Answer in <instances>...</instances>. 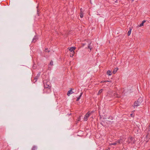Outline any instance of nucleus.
I'll return each mask as SVG.
<instances>
[{
	"label": "nucleus",
	"instance_id": "obj_13",
	"mask_svg": "<svg viewBox=\"0 0 150 150\" xmlns=\"http://www.w3.org/2000/svg\"><path fill=\"white\" fill-rule=\"evenodd\" d=\"M118 68H116L114 69L112 71V73L113 74H115L116 72L118 70Z\"/></svg>",
	"mask_w": 150,
	"mask_h": 150
},
{
	"label": "nucleus",
	"instance_id": "obj_16",
	"mask_svg": "<svg viewBox=\"0 0 150 150\" xmlns=\"http://www.w3.org/2000/svg\"><path fill=\"white\" fill-rule=\"evenodd\" d=\"M131 30L132 29H129V31H128V33H127V35L128 36H129L130 35L131 33Z\"/></svg>",
	"mask_w": 150,
	"mask_h": 150
},
{
	"label": "nucleus",
	"instance_id": "obj_17",
	"mask_svg": "<svg viewBox=\"0 0 150 150\" xmlns=\"http://www.w3.org/2000/svg\"><path fill=\"white\" fill-rule=\"evenodd\" d=\"M103 90V89H101L98 92V95L100 94L101 93V92H102Z\"/></svg>",
	"mask_w": 150,
	"mask_h": 150
},
{
	"label": "nucleus",
	"instance_id": "obj_11",
	"mask_svg": "<svg viewBox=\"0 0 150 150\" xmlns=\"http://www.w3.org/2000/svg\"><path fill=\"white\" fill-rule=\"evenodd\" d=\"M38 149V147L36 145H34L33 146L31 149V150H37Z\"/></svg>",
	"mask_w": 150,
	"mask_h": 150
},
{
	"label": "nucleus",
	"instance_id": "obj_1",
	"mask_svg": "<svg viewBox=\"0 0 150 150\" xmlns=\"http://www.w3.org/2000/svg\"><path fill=\"white\" fill-rule=\"evenodd\" d=\"M44 87V91L47 93H49L51 92L50 83L49 82H46V81H43Z\"/></svg>",
	"mask_w": 150,
	"mask_h": 150
},
{
	"label": "nucleus",
	"instance_id": "obj_23",
	"mask_svg": "<svg viewBox=\"0 0 150 150\" xmlns=\"http://www.w3.org/2000/svg\"><path fill=\"white\" fill-rule=\"evenodd\" d=\"M81 116H79V118H78V121H80V120L81 119Z\"/></svg>",
	"mask_w": 150,
	"mask_h": 150
},
{
	"label": "nucleus",
	"instance_id": "obj_24",
	"mask_svg": "<svg viewBox=\"0 0 150 150\" xmlns=\"http://www.w3.org/2000/svg\"><path fill=\"white\" fill-rule=\"evenodd\" d=\"M83 9L82 8H81L80 9V13H83Z\"/></svg>",
	"mask_w": 150,
	"mask_h": 150
},
{
	"label": "nucleus",
	"instance_id": "obj_6",
	"mask_svg": "<svg viewBox=\"0 0 150 150\" xmlns=\"http://www.w3.org/2000/svg\"><path fill=\"white\" fill-rule=\"evenodd\" d=\"M93 44H92L91 42L88 44V48L90 50V51H91V50L93 48Z\"/></svg>",
	"mask_w": 150,
	"mask_h": 150
},
{
	"label": "nucleus",
	"instance_id": "obj_27",
	"mask_svg": "<svg viewBox=\"0 0 150 150\" xmlns=\"http://www.w3.org/2000/svg\"><path fill=\"white\" fill-rule=\"evenodd\" d=\"M130 115H131L132 117V115H133L132 114H130Z\"/></svg>",
	"mask_w": 150,
	"mask_h": 150
},
{
	"label": "nucleus",
	"instance_id": "obj_4",
	"mask_svg": "<svg viewBox=\"0 0 150 150\" xmlns=\"http://www.w3.org/2000/svg\"><path fill=\"white\" fill-rule=\"evenodd\" d=\"M68 49H69V50L70 51V52H71L72 53L71 55H70V57H73V56L74 54V50H75V47H72L71 48H69Z\"/></svg>",
	"mask_w": 150,
	"mask_h": 150
},
{
	"label": "nucleus",
	"instance_id": "obj_31",
	"mask_svg": "<svg viewBox=\"0 0 150 150\" xmlns=\"http://www.w3.org/2000/svg\"><path fill=\"white\" fill-rule=\"evenodd\" d=\"M84 44H83V46H84Z\"/></svg>",
	"mask_w": 150,
	"mask_h": 150
},
{
	"label": "nucleus",
	"instance_id": "obj_2",
	"mask_svg": "<svg viewBox=\"0 0 150 150\" xmlns=\"http://www.w3.org/2000/svg\"><path fill=\"white\" fill-rule=\"evenodd\" d=\"M142 101V98H139L138 99L134 102V104L133 106L134 108L137 107L139 106Z\"/></svg>",
	"mask_w": 150,
	"mask_h": 150
},
{
	"label": "nucleus",
	"instance_id": "obj_20",
	"mask_svg": "<svg viewBox=\"0 0 150 150\" xmlns=\"http://www.w3.org/2000/svg\"><path fill=\"white\" fill-rule=\"evenodd\" d=\"M38 78H39V77H38V76H35V79L36 80L35 82L38 79Z\"/></svg>",
	"mask_w": 150,
	"mask_h": 150
},
{
	"label": "nucleus",
	"instance_id": "obj_29",
	"mask_svg": "<svg viewBox=\"0 0 150 150\" xmlns=\"http://www.w3.org/2000/svg\"><path fill=\"white\" fill-rule=\"evenodd\" d=\"M134 0H131L132 1H133Z\"/></svg>",
	"mask_w": 150,
	"mask_h": 150
},
{
	"label": "nucleus",
	"instance_id": "obj_9",
	"mask_svg": "<svg viewBox=\"0 0 150 150\" xmlns=\"http://www.w3.org/2000/svg\"><path fill=\"white\" fill-rule=\"evenodd\" d=\"M133 138L132 137H130L128 138V142L129 143L131 142L133 140Z\"/></svg>",
	"mask_w": 150,
	"mask_h": 150
},
{
	"label": "nucleus",
	"instance_id": "obj_30",
	"mask_svg": "<svg viewBox=\"0 0 150 150\" xmlns=\"http://www.w3.org/2000/svg\"><path fill=\"white\" fill-rule=\"evenodd\" d=\"M106 82L108 81V82H109V81H106Z\"/></svg>",
	"mask_w": 150,
	"mask_h": 150
},
{
	"label": "nucleus",
	"instance_id": "obj_14",
	"mask_svg": "<svg viewBox=\"0 0 150 150\" xmlns=\"http://www.w3.org/2000/svg\"><path fill=\"white\" fill-rule=\"evenodd\" d=\"M82 93H81V94H80V95L79 96V97H78L77 99L76 100V101H79V100L80 99V98H81V97L82 95Z\"/></svg>",
	"mask_w": 150,
	"mask_h": 150
},
{
	"label": "nucleus",
	"instance_id": "obj_26",
	"mask_svg": "<svg viewBox=\"0 0 150 150\" xmlns=\"http://www.w3.org/2000/svg\"><path fill=\"white\" fill-rule=\"evenodd\" d=\"M33 67L34 69H35V65H34L33 66Z\"/></svg>",
	"mask_w": 150,
	"mask_h": 150
},
{
	"label": "nucleus",
	"instance_id": "obj_10",
	"mask_svg": "<svg viewBox=\"0 0 150 150\" xmlns=\"http://www.w3.org/2000/svg\"><path fill=\"white\" fill-rule=\"evenodd\" d=\"M71 89V90L67 92V95L68 96H69L70 94H71L74 93L72 91V89Z\"/></svg>",
	"mask_w": 150,
	"mask_h": 150
},
{
	"label": "nucleus",
	"instance_id": "obj_3",
	"mask_svg": "<svg viewBox=\"0 0 150 150\" xmlns=\"http://www.w3.org/2000/svg\"><path fill=\"white\" fill-rule=\"evenodd\" d=\"M110 95L111 97L114 96L117 98H120L121 97L120 95H119L116 92L112 91L110 92Z\"/></svg>",
	"mask_w": 150,
	"mask_h": 150
},
{
	"label": "nucleus",
	"instance_id": "obj_19",
	"mask_svg": "<svg viewBox=\"0 0 150 150\" xmlns=\"http://www.w3.org/2000/svg\"><path fill=\"white\" fill-rule=\"evenodd\" d=\"M117 144L116 142H115L113 143H112L111 144V145H116Z\"/></svg>",
	"mask_w": 150,
	"mask_h": 150
},
{
	"label": "nucleus",
	"instance_id": "obj_21",
	"mask_svg": "<svg viewBox=\"0 0 150 150\" xmlns=\"http://www.w3.org/2000/svg\"><path fill=\"white\" fill-rule=\"evenodd\" d=\"M45 50H46V52H50V50H49L48 49V48H46L45 49Z\"/></svg>",
	"mask_w": 150,
	"mask_h": 150
},
{
	"label": "nucleus",
	"instance_id": "obj_15",
	"mask_svg": "<svg viewBox=\"0 0 150 150\" xmlns=\"http://www.w3.org/2000/svg\"><path fill=\"white\" fill-rule=\"evenodd\" d=\"M145 22H146V21H145V20H144V21H142V23H141V24H140L139 26H140V27H141V26H143V25H144V23Z\"/></svg>",
	"mask_w": 150,
	"mask_h": 150
},
{
	"label": "nucleus",
	"instance_id": "obj_7",
	"mask_svg": "<svg viewBox=\"0 0 150 150\" xmlns=\"http://www.w3.org/2000/svg\"><path fill=\"white\" fill-rule=\"evenodd\" d=\"M116 142L117 143V144H121L123 142L122 140V139H120L119 140H118Z\"/></svg>",
	"mask_w": 150,
	"mask_h": 150
},
{
	"label": "nucleus",
	"instance_id": "obj_5",
	"mask_svg": "<svg viewBox=\"0 0 150 150\" xmlns=\"http://www.w3.org/2000/svg\"><path fill=\"white\" fill-rule=\"evenodd\" d=\"M90 114V113H89V112H88L86 114L84 117V120L85 121H86L87 120L88 118L89 117Z\"/></svg>",
	"mask_w": 150,
	"mask_h": 150
},
{
	"label": "nucleus",
	"instance_id": "obj_28",
	"mask_svg": "<svg viewBox=\"0 0 150 150\" xmlns=\"http://www.w3.org/2000/svg\"><path fill=\"white\" fill-rule=\"evenodd\" d=\"M117 1H117H117H115V2H117Z\"/></svg>",
	"mask_w": 150,
	"mask_h": 150
},
{
	"label": "nucleus",
	"instance_id": "obj_25",
	"mask_svg": "<svg viewBox=\"0 0 150 150\" xmlns=\"http://www.w3.org/2000/svg\"><path fill=\"white\" fill-rule=\"evenodd\" d=\"M40 73H38L37 76H38V77H39L40 76Z\"/></svg>",
	"mask_w": 150,
	"mask_h": 150
},
{
	"label": "nucleus",
	"instance_id": "obj_8",
	"mask_svg": "<svg viewBox=\"0 0 150 150\" xmlns=\"http://www.w3.org/2000/svg\"><path fill=\"white\" fill-rule=\"evenodd\" d=\"M38 40V38L36 36H35L33 39V40L32 41V42H35L37 40Z\"/></svg>",
	"mask_w": 150,
	"mask_h": 150
},
{
	"label": "nucleus",
	"instance_id": "obj_12",
	"mask_svg": "<svg viewBox=\"0 0 150 150\" xmlns=\"http://www.w3.org/2000/svg\"><path fill=\"white\" fill-rule=\"evenodd\" d=\"M111 71L110 70H108L107 72V74L108 75L110 76L112 75Z\"/></svg>",
	"mask_w": 150,
	"mask_h": 150
},
{
	"label": "nucleus",
	"instance_id": "obj_22",
	"mask_svg": "<svg viewBox=\"0 0 150 150\" xmlns=\"http://www.w3.org/2000/svg\"><path fill=\"white\" fill-rule=\"evenodd\" d=\"M50 64L51 65H53V62L52 61H51L50 63Z\"/></svg>",
	"mask_w": 150,
	"mask_h": 150
},
{
	"label": "nucleus",
	"instance_id": "obj_18",
	"mask_svg": "<svg viewBox=\"0 0 150 150\" xmlns=\"http://www.w3.org/2000/svg\"><path fill=\"white\" fill-rule=\"evenodd\" d=\"M80 17L81 18H82L83 17V13H80Z\"/></svg>",
	"mask_w": 150,
	"mask_h": 150
}]
</instances>
